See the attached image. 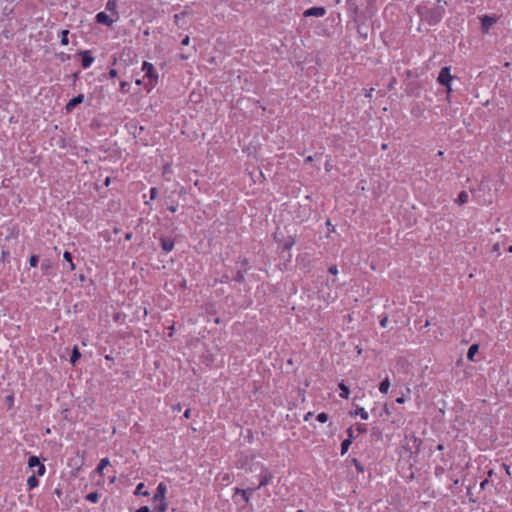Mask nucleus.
Listing matches in <instances>:
<instances>
[{"label": "nucleus", "mask_w": 512, "mask_h": 512, "mask_svg": "<svg viewBox=\"0 0 512 512\" xmlns=\"http://www.w3.org/2000/svg\"><path fill=\"white\" fill-rule=\"evenodd\" d=\"M444 15V8L442 6H435L431 9H426L422 14V18L425 19L430 25L438 24Z\"/></svg>", "instance_id": "obj_1"}, {"label": "nucleus", "mask_w": 512, "mask_h": 512, "mask_svg": "<svg viewBox=\"0 0 512 512\" xmlns=\"http://www.w3.org/2000/svg\"><path fill=\"white\" fill-rule=\"evenodd\" d=\"M142 71L145 72V77L149 78V81L145 84L148 91H150L157 83L158 74L152 63L144 61L142 64Z\"/></svg>", "instance_id": "obj_2"}, {"label": "nucleus", "mask_w": 512, "mask_h": 512, "mask_svg": "<svg viewBox=\"0 0 512 512\" xmlns=\"http://www.w3.org/2000/svg\"><path fill=\"white\" fill-rule=\"evenodd\" d=\"M28 467L36 470L33 473H36V476H43L46 472V467L43 463H41L40 459L37 456H30L28 459Z\"/></svg>", "instance_id": "obj_3"}, {"label": "nucleus", "mask_w": 512, "mask_h": 512, "mask_svg": "<svg viewBox=\"0 0 512 512\" xmlns=\"http://www.w3.org/2000/svg\"><path fill=\"white\" fill-rule=\"evenodd\" d=\"M452 80L453 76L451 75V67H442L437 78L438 83L442 86H448Z\"/></svg>", "instance_id": "obj_4"}, {"label": "nucleus", "mask_w": 512, "mask_h": 512, "mask_svg": "<svg viewBox=\"0 0 512 512\" xmlns=\"http://www.w3.org/2000/svg\"><path fill=\"white\" fill-rule=\"evenodd\" d=\"M117 20L118 19H116V17L112 18L111 16H109L105 12H99L96 15L97 23L103 24V25L108 26V27H111L113 25V23L116 22Z\"/></svg>", "instance_id": "obj_5"}, {"label": "nucleus", "mask_w": 512, "mask_h": 512, "mask_svg": "<svg viewBox=\"0 0 512 512\" xmlns=\"http://www.w3.org/2000/svg\"><path fill=\"white\" fill-rule=\"evenodd\" d=\"M326 14L324 7H311L304 11V17H323Z\"/></svg>", "instance_id": "obj_6"}, {"label": "nucleus", "mask_w": 512, "mask_h": 512, "mask_svg": "<svg viewBox=\"0 0 512 512\" xmlns=\"http://www.w3.org/2000/svg\"><path fill=\"white\" fill-rule=\"evenodd\" d=\"M167 486L165 483L160 482L157 486L156 493L153 496L154 501H166Z\"/></svg>", "instance_id": "obj_7"}, {"label": "nucleus", "mask_w": 512, "mask_h": 512, "mask_svg": "<svg viewBox=\"0 0 512 512\" xmlns=\"http://www.w3.org/2000/svg\"><path fill=\"white\" fill-rule=\"evenodd\" d=\"M79 55L82 58V67L84 69L89 68L94 61V57L92 56L91 51L90 50L80 51Z\"/></svg>", "instance_id": "obj_8"}, {"label": "nucleus", "mask_w": 512, "mask_h": 512, "mask_svg": "<svg viewBox=\"0 0 512 512\" xmlns=\"http://www.w3.org/2000/svg\"><path fill=\"white\" fill-rule=\"evenodd\" d=\"M84 101V95L79 94L76 97L72 98L67 104H66V111L71 112L77 105L81 104Z\"/></svg>", "instance_id": "obj_9"}, {"label": "nucleus", "mask_w": 512, "mask_h": 512, "mask_svg": "<svg viewBox=\"0 0 512 512\" xmlns=\"http://www.w3.org/2000/svg\"><path fill=\"white\" fill-rule=\"evenodd\" d=\"M497 19L496 17H492V16H489V15H485L482 19H481V28L484 32H487L490 27L496 23Z\"/></svg>", "instance_id": "obj_10"}, {"label": "nucleus", "mask_w": 512, "mask_h": 512, "mask_svg": "<svg viewBox=\"0 0 512 512\" xmlns=\"http://www.w3.org/2000/svg\"><path fill=\"white\" fill-rule=\"evenodd\" d=\"M310 216V209L308 207H301L299 208V211L296 213V215L294 216V219L301 223L303 222L305 219H307L308 217Z\"/></svg>", "instance_id": "obj_11"}, {"label": "nucleus", "mask_w": 512, "mask_h": 512, "mask_svg": "<svg viewBox=\"0 0 512 512\" xmlns=\"http://www.w3.org/2000/svg\"><path fill=\"white\" fill-rule=\"evenodd\" d=\"M161 248L164 252L169 253L174 249V240L172 238H164L160 239Z\"/></svg>", "instance_id": "obj_12"}, {"label": "nucleus", "mask_w": 512, "mask_h": 512, "mask_svg": "<svg viewBox=\"0 0 512 512\" xmlns=\"http://www.w3.org/2000/svg\"><path fill=\"white\" fill-rule=\"evenodd\" d=\"M105 9L112 12L116 19L119 18V14L117 12V0H108L105 5Z\"/></svg>", "instance_id": "obj_13"}, {"label": "nucleus", "mask_w": 512, "mask_h": 512, "mask_svg": "<svg viewBox=\"0 0 512 512\" xmlns=\"http://www.w3.org/2000/svg\"><path fill=\"white\" fill-rule=\"evenodd\" d=\"M479 351V344L477 343H474L472 344L469 349H468V352H467V359L469 361H475V355L478 353Z\"/></svg>", "instance_id": "obj_14"}, {"label": "nucleus", "mask_w": 512, "mask_h": 512, "mask_svg": "<svg viewBox=\"0 0 512 512\" xmlns=\"http://www.w3.org/2000/svg\"><path fill=\"white\" fill-rule=\"evenodd\" d=\"M39 485V480L37 479L36 473H32L31 476L27 479V486L29 490L36 488Z\"/></svg>", "instance_id": "obj_15"}, {"label": "nucleus", "mask_w": 512, "mask_h": 512, "mask_svg": "<svg viewBox=\"0 0 512 512\" xmlns=\"http://www.w3.org/2000/svg\"><path fill=\"white\" fill-rule=\"evenodd\" d=\"M256 488H247V489H237L236 494H240L243 499L247 502L249 500L250 495Z\"/></svg>", "instance_id": "obj_16"}, {"label": "nucleus", "mask_w": 512, "mask_h": 512, "mask_svg": "<svg viewBox=\"0 0 512 512\" xmlns=\"http://www.w3.org/2000/svg\"><path fill=\"white\" fill-rule=\"evenodd\" d=\"M338 387L340 389V397L343 399H348L350 395L349 387L343 382L339 383Z\"/></svg>", "instance_id": "obj_17"}, {"label": "nucleus", "mask_w": 512, "mask_h": 512, "mask_svg": "<svg viewBox=\"0 0 512 512\" xmlns=\"http://www.w3.org/2000/svg\"><path fill=\"white\" fill-rule=\"evenodd\" d=\"M63 258L65 259L66 262H68L69 270L70 271H74L75 270V264L73 263L72 254L70 252H68V251H65L63 253Z\"/></svg>", "instance_id": "obj_18"}, {"label": "nucleus", "mask_w": 512, "mask_h": 512, "mask_svg": "<svg viewBox=\"0 0 512 512\" xmlns=\"http://www.w3.org/2000/svg\"><path fill=\"white\" fill-rule=\"evenodd\" d=\"M81 357V353L79 352V349L77 346H74L73 350H72V354H71V358H70V362L72 365H75L76 362L79 360V358Z\"/></svg>", "instance_id": "obj_19"}, {"label": "nucleus", "mask_w": 512, "mask_h": 512, "mask_svg": "<svg viewBox=\"0 0 512 512\" xmlns=\"http://www.w3.org/2000/svg\"><path fill=\"white\" fill-rule=\"evenodd\" d=\"M110 464V461L108 458H103L100 460L97 468H96V472L101 474L103 472V470Z\"/></svg>", "instance_id": "obj_20"}, {"label": "nucleus", "mask_w": 512, "mask_h": 512, "mask_svg": "<svg viewBox=\"0 0 512 512\" xmlns=\"http://www.w3.org/2000/svg\"><path fill=\"white\" fill-rule=\"evenodd\" d=\"M468 198H469V195L466 191H461L458 195V198L456 200V202L459 204V205H463L465 203L468 202Z\"/></svg>", "instance_id": "obj_21"}, {"label": "nucleus", "mask_w": 512, "mask_h": 512, "mask_svg": "<svg viewBox=\"0 0 512 512\" xmlns=\"http://www.w3.org/2000/svg\"><path fill=\"white\" fill-rule=\"evenodd\" d=\"M390 387V381L389 378L386 377L379 385V390L381 393H387Z\"/></svg>", "instance_id": "obj_22"}, {"label": "nucleus", "mask_w": 512, "mask_h": 512, "mask_svg": "<svg viewBox=\"0 0 512 512\" xmlns=\"http://www.w3.org/2000/svg\"><path fill=\"white\" fill-rule=\"evenodd\" d=\"M352 444L351 439H345L341 443V455H344L347 453L350 445Z\"/></svg>", "instance_id": "obj_23"}, {"label": "nucleus", "mask_w": 512, "mask_h": 512, "mask_svg": "<svg viewBox=\"0 0 512 512\" xmlns=\"http://www.w3.org/2000/svg\"><path fill=\"white\" fill-rule=\"evenodd\" d=\"M351 415H356V416L358 415L363 420H367L369 417L368 413L362 407L358 408L354 413H351Z\"/></svg>", "instance_id": "obj_24"}, {"label": "nucleus", "mask_w": 512, "mask_h": 512, "mask_svg": "<svg viewBox=\"0 0 512 512\" xmlns=\"http://www.w3.org/2000/svg\"><path fill=\"white\" fill-rule=\"evenodd\" d=\"M143 488H144V483H139V484L136 486V489H135L134 494H135V495L148 496V495H149V493H148L147 491H143Z\"/></svg>", "instance_id": "obj_25"}, {"label": "nucleus", "mask_w": 512, "mask_h": 512, "mask_svg": "<svg viewBox=\"0 0 512 512\" xmlns=\"http://www.w3.org/2000/svg\"><path fill=\"white\" fill-rule=\"evenodd\" d=\"M85 498L87 501H89L91 503H97L99 500V495L97 492H91V493L87 494Z\"/></svg>", "instance_id": "obj_26"}, {"label": "nucleus", "mask_w": 512, "mask_h": 512, "mask_svg": "<svg viewBox=\"0 0 512 512\" xmlns=\"http://www.w3.org/2000/svg\"><path fill=\"white\" fill-rule=\"evenodd\" d=\"M68 34H69L68 30L61 31V44L64 46L68 45V43H69Z\"/></svg>", "instance_id": "obj_27"}, {"label": "nucleus", "mask_w": 512, "mask_h": 512, "mask_svg": "<svg viewBox=\"0 0 512 512\" xmlns=\"http://www.w3.org/2000/svg\"><path fill=\"white\" fill-rule=\"evenodd\" d=\"M351 462L353 463V465L355 466L356 470L359 473H363L364 472V466L358 461V459L352 458Z\"/></svg>", "instance_id": "obj_28"}, {"label": "nucleus", "mask_w": 512, "mask_h": 512, "mask_svg": "<svg viewBox=\"0 0 512 512\" xmlns=\"http://www.w3.org/2000/svg\"><path fill=\"white\" fill-rule=\"evenodd\" d=\"M316 419L321 423H325L329 420V415L325 412H321L317 415Z\"/></svg>", "instance_id": "obj_29"}, {"label": "nucleus", "mask_w": 512, "mask_h": 512, "mask_svg": "<svg viewBox=\"0 0 512 512\" xmlns=\"http://www.w3.org/2000/svg\"><path fill=\"white\" fill-rule=\"evenodd\" d=\"M284 238V235L283 233L281 232L280 230V227L277 228V230L275 231L274 233V239L277 241V242H282Z\"/></svg>", "instance_id": "obj_30"}, {"label": "nucleus", "mask_w": 512, "mask_h": 512, "mask_svg": "<svg viewBox=\"0 0 512 512\" xmlns=\"http://www.w3.org/2000/svg\"><path fill=\"white\" fill-rule=\"evenodd\" d=\"M39 262V257L37 255H31L29 259V264L31 267H36Z\"/></svg>", "instance_id": "obj_31"}, {"label": "nucleus", "mask_w": 512, "mask_h": 512, "mask_svg": "<svg viewBox=\"0 0 512 512\" xmlns=\"http://www.w3.org/2000/svg\"><path fill=\"white\" fill-rule=\"evenodd\" d=\"M50 268H51V263L49 261L42 262L41 270L43 271V273L47 274Z\"/></svg>", "instance_id": "obj_32"}, {"label": "nucleus", "mask_w": 512, "mask_h": 512, "mask_svg": "<svg viewBox=\"0 0 512 512\" xmlns=\"http://www.w3.org/2000/svg\"><path fill=\"white\" fill-rule=\"evenodd\" d=\"M156 510L158 512H166V510H167V503H166V501H161L160 504L156 507Z\"/></svg>", "instance_id": "obj_33"}, {"label": "nucleus", "mask_w": 512, "mask_h": 512, "mask_svg": "<svg viewBox=\"0 0 512 512\" xmlns=\"http://www.w3.org/2000/svg\"><path fill=\"white\" fill-rule=\"evenodd\" d=\"M269 480L270 479L266 475L262 476L258 486L255 488L257 489V488H260L261 486H265L266 484L269 483Z\"/></svg>", "instance_id": "obj_34"}, {"label": "nucleus", "mask_w": 512, "mask_h": 512, "mask_svg": "<svg viewBox=\"0 0 512 512\" xmlns=\"http://www.w3.org/2000/svg\"><path fill=\"white\" fill-rule=\"evenodd\" d=\"M158 195V189L156 187H152L150 189V199L154 200Z\"/></svg>", "instance_id": "obj_35"}, {"label": "nucleus", "mask_w": 512, "mask_h": 512, "mask_svg": "<svg viewBox=\"0 0 512 512\" xmlns=\"http://www.w3.org/2000/svg\"><path fill=\"white\" fill-rule=\"evenodd\" d=\"M356 429L360 434L367 432L365 424H357Z\"/></svg>", "instance_id": "obj_36"}, {"label": "nucleus", "mask_w": 512, "mask_h": 512, "mask_svg": "<svg viewBox=\"0 0 512 512\" xmlns=\"http://www.w3.org/2000/svg\"><path fill=\"white\" fill-rule=\"evenodd\" d=\"M347 435H348L347 439H351V441L353 442V440L355 439V436H354V431H353L352 427H349L347 429Z\"/></svg>", "instance_id": "obj_37"}, {"label": "nucleus", "mask_w": 512, "mask_h": 512, "mask_svg": "<svg viewBox=\"0 0 512 512\" xmlns=\"http://www.w3.org/2000/svg\"><path fill=\"white\" fill-rule=\"evenodd\" d=\"M387 324H388V317H387V316H384V317L380 320V325H381V327L385 328V327H387Z\"/></svg>", "instance_id": "obj_38"}, {"label": "nucleus", "mask_w": 512, "mask_h": 512, "mask_svg": "<svg viewBox=\"0 0 512 512\" xmlns=\"http://www.w3.org/2000/svg\"><path fill=\"white\" fill-rule=\"evenodd\" d=\"M128 86H129V83H128V82H126V81H122V82L120 83V88H121V90H122L123 92H126V91H127V87H128Z\"/></svg>", "instance_id": "obj_39"}, {"label": "nucleus", "mask_w": 512, "mask_h": 512, "mask_svg": "<svg viewBox=\"0 0 512 512\" xmlns=\"http://www.w3.org/2000/svg\"><path fill=\"white\" fill-rule=\"evenodd\" d=\"M329 273L333 274V275H336L338 273V269H337V266L336 265H331L329 267Z\"/></svg>", "instance_id": "obj_40"}, {"label": "nucleus", "mask_w": 512, "mask_h": 512, "mask_svg": "<svg viewBox=\"0 0 512 512\" xmlns=\"http://www.w3.org/2000/svg\"><path fill=\"white\" fill-rule=\"evenodd\" d=\"M489 484V480L488 479H484L483 481H481L480 483V488L482 490L486 489L487 485Z\"/></svg>", "instance_id": "obj_41"}, {"label": "nucleus", "mask_w": 512, "mask_h": 512, "mask_svg": "<svg viewBox=\"0 0 512 512\" xmlns=\"http://www.w3.org/2000/svg\"><path fill=\"white\" fill-rule=\"evenodd\" d=\"M117 75H118V72L116 69H110V71H109L110 78H115V77H117Z\"/></svg>", "instance_id": "obj_42"}, {"label": "nucleus", "mask_w": 512, "mask_h": 512, "mask_svg": "<svg viewBox=\"0 0 512 512\" xmlns=\"http://www.w3.org/2000/svg\"><path fill=\"white\" fill-rule=\"evenodd\" d=\"M237 281L241 282L244 280V276H243V273L238 271L237 275H236V278H235Z\"/></svg>", "instance_id": "obj_43"}, {"label": "nucleus", "mask_w": 512, "mask_h": 512, "mask_svg": "<svg viewBox=\"0 0 512 512\" xmlns=\"http://www.w3.org/2000/svg\"><path fill=\"white\" fill-rule=\"evenodd\" d=\"M136 512H150V509L148 506H142Z\"/></svg>", "instance_id": "obj_44"}, {"label": "nucleus", "mask_w": 512, "mask_h": 512, "mask_svg": "<svg viewBox=\"0 0 512 512\" xmlns=\"http://www.w3.org/2000/svg\"><path fill=\"white\" fill-rule=\"evenodd\" d=\"M178 206L177 205H170L168 206V210L172 213L177 211Z\"/></svg>", "instance_id": "obj_45"}, {"label": "nucleus", "mask_w": 512, "mask_h": 512, "mask_svg": "<svg viewBox=\"0 0 512 512\" xmlns=\"http://www.w3.org/2000/svg\"><path fill=\"white\" fill-rule=\"evenodd\" d=\"M189 42H190V38H189V36H186V37L182 40V42H181V43H182V45H188V44H189Z\"/></svg>", "instance_id": "obj_46"}, {"label": "nucleus", "mask_w": 512, "mask_h": 512, "mask_svg": "<svg viewBox=\"0 0 512 512\" xmlns=\"http://www.w3.org/2000/svg\"><path fill=\"white\" fill-rule=\"evenodd\" d=\"M190 415H191V410L190 409H186L185 412H184V417L189 419Z\"/></svg>", "instance_id": "obj_47"}, {"label": "nucleus", "mask_w": 512, "mask_h": 512, "mask_svg": "<svg viewBox=\"0 0 512 512\" xmlns=\"http://www.w3.org/2000/svg\"><path fill=\"white\" fill-rule=\"evenodd\" d=\"M467 495L469 496V500H470L471 502H475V500L471 497V496H472V493H471V489H470V488H468V489H467Z\"/></svg>", "instance_id": "obj_48"}, {"label": "nucleus", "mask_w": 512, "mask_h": 512, "mask_svg": "<svg viewBox=\"0 0 512 512\" xmlns=\"http://www.w3.org/2000/svg\"><path fill=\"white\" fill-rule=\"evenodd\" d=\"M503 467L505 468L507 475L511 476L510 467L506 464H503Z\"/></svg>", "instance_id": "obj_49"}, {"label": "nucleus", "mask_w": 512, "mask_h": 512, "mask_svg": "<svg viewBox=\"0 0 512 512\" xmlns=\"http://www.w3.org/2000/svg\"><path fill=\"white\" fill-rule=\"evenodd\" d=\"M396 402H397V403H403V402H404V396L398 397V398L396 399Z\"/></svg>", "instance_id": "obj_50"}, {"label": "nucleus", "mask_w": 512, "mask_h": 512, "mask_svg": "<svg viewBox=\"0 0 512 512\" xmlns=\"http://www.w3.org/2000/svg\"><path fill=\"white\" fill-rule=\"evenodd\" d=\"M443 471V468L437 467L435 470L436 475H439Z\"/></svg>", "instance_id": "obj_51"}, {"label": "nucleus", "mask_w": 512, "mask_h": 512, "mask_svg": "<svg viewBox=\"0 0 512 512\" xmlns=\"http://www.w3.org/2000/svg\"><path fill=\"white\" fill-rule=\"evenodd\" d=\"M447 89V93L450 94L452 92L451 83L448 86H445Z\"/></svg>", "instance_id": "obj_52"}, {"label": "nucleus", "mask_w": 512, "mask_h": 512, "mask_svg": "<svg viewBox=\"0 0 512 512\" xmlns=\"http://www.w3.org/2000/svg\"><path fill=\"white\" fill-rule=\"evenodd\" d=\"M437 450H439V451L444 450V445L443 444H438L437 445Z\"/></svg>", "instance_id": "obj_53"}, {"label": "nucleus", "mask_w": 512, "mask_h": 512, "mask_svg": "<svg viewBox=\"0 0 512 512\" xmlns=\"http://www.w3.org/2000/svg\"><path fill=\"white\" fill-rule=\"evenodd\" d=\"M282 249H283V250L288 249V242H284V243L282 244Z\"/></svg>", "instance_id": "obj_54"}, {"label": "nucleus", "mask_w": 512, "mask_h": 512, "mask_svg": "<svg viewBox=\"0 0 512 512\" xmlns=\"http://www.w3.org/2000/svg\"><path fill=\"white\" fill-rule=\"evenodd\" d=\"M135 83H136L137 85H141V84H142V80H141V79H137V80L135 81Z\"/></svg>", "instance_id": "obj_55"}, {"label": "nucleus", "mask_w": 512, "mask_h": 512, "mask_svg": "<svg viewBox=\"0 0 512 512\" xmlns=\"http://www.w3.org/2000/svg\"><path fill=\"white\" fill-rule=\"evenodd\" d=\"M310 416H312V413H311V412L307 413V415L305 416V420H308V418H309Z\"/></svg>", "instance_id": "obj_56"}, {"label": "nucleus", "mask_w": 512, "mask_h": 512, "mask_svg": "<svg viewBox=\"0 0 512 512\" xmlns=\"http://www.w3.org/2000/svg\"><path fill=\"white\" fill-rule=\"evenodd\" d=\"M109 183H110V179H109V178H106V180H105V185H106V186H108V185H109Z\"/></svg>", "instance_id": "obj_57"}, {"label": "nucleus", "mask_w": 512, "mask_h": 512, "mask_svg": "<svg viewBox=\"0 0 512 512\" xmlns=\"http://www.w3.org/2000/svg\"><path fill=\"white\" fill-rule=\"evenodd\" d=\"M293 244H294V241L290 238V243H289L290 248L293 246Z\"/></svg>", "instance_id": "obj_58"}, {"label": "nucleus", "mask_w": 512, "mask_h": 512, "mask_svg": "<svg viewBox=\"0 0 512 512\" xmlns=\"http://www.w3.org/2000/svg\"><path fill=\"white\" fill-rule=\"evenodd\" d=\"M429 325H430V322L428 320H426L424 327H427Z\"/></svg>", "instance_id": "obj_59"}, {"label": "nucleus", "mask_w": 512, "mask_h": 512, "mask_svg": "<svg viewBox=\"0 0 512 512\" xmlns=\"http://www.w3.org/2000/svg\"><path fill=\"white\" fill-rule=\"evenodd\" d=\"M508 252L512 253V245H511V246H509V248H508Z\"/></svg>", "instance_id": "obj_60"}, {"label": "nucleus", "mask_w": 512, "mask_h": 512, "mask_svg": "<svg viewBox=\"0 0 512 512\" xmlns=\"http://www.w3.org/2000/svg\"><path fill=\"white\" fill-rule=\"evenodd\" d=\"M494 250H498V244L494 245Z\"/></svg>", "instance_id": "obj_61"}, {"label": "nucleus", "mask_w": 512, "mask_h": 512, "mask_svg": "<svg viewBox=\"0 0 512 512\" xmlns=\"http://www.w3.org/2000/svg\"><path fill=\"white\" fill-rule=\"evenodd\" d=\"M181 58L186 59V58H187V56H185V55H183V54H182V55H181Z\"/></svg>", "instance_id": "obj_62"}, {"label": "nucleus", "mask_w": 512, "mask_h": 512, "mask_svg": "<svg viewBox=\"0 0 512 512\" xmlns=\"http://www.w3.org/2000/svg\"><path fill=\"white\" fill-rule=\"evenodd\" d=\"M297 512H304L303 510H298Z\"/></svg>", "instance_id": "obj_63"}]
</instances>
